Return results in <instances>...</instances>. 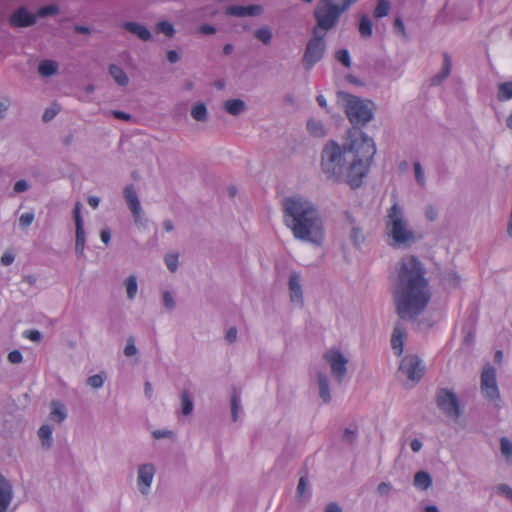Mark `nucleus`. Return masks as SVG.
I'll return each mask as SVG.
<instances>
[{"label":"nucleus","instance_id":"nucleus-58","mask_svg":"<svg viewBox=\"0 0 512 512\" xmlns=\"http://www.w3.org/2000/svg\"><path fill=\"white\" fill-rule=\"evenodd\" d=\"M15 260V255L12 252L6 251L1 257V264L3 266L11 265Z\"/></svg>","mask_w":512,"mask_h":512},{"label":"nucleus","instance_id":"nucleus-42","mask_svg":"<svg viewBox=\"0 0 512 512\" xmlns=\"http://www.w3.org/2000/svg\"><path fill=\"white\" fill-rule=\"evenodd\" d=\"M178 259L179 255L177 253H169L165 255L164 261L170 272L174 273L177 271L179 263Z\"/></svg>","mask_w":512,"mask_h":512},{"label":"nucleus","instance_id":"nucleus-2","mask_svg":"<svg viewBox=\"0 0 512 512\" xmlns=\"http://www.w3.org/2000/svg\"><path fill=\"white\" fill-rule=\"evenodd\" d=\"M425 274L426 269L416 256L402 259L393 292L396 313L400 319L416 321L427 308L431 292Z\"/></svg>","mask_w":512,"mask_h":512},{"label":"nucleus","instance_id":"nucleus-37","mask_svg":"<svg viewBox=\"0 0 512 512\" xmlns=\"http://www.w3.org/2000/svg\"><path fill=\"white\" fill-rule=\"evenodd\" d=\"M390 10V2L388 0H378V3L374 9V17L382 18L388 15Z\"/></svg>","mask_w":512,"mask_h":512},{"label":"nucleus","instance_id":"nucleus-22","mask_svg":"<svg viewBox=\"0 0 512 512\" xmlns=\"http://www.w3.org/2000/svg\"><path fill=\"white\" fill-rule=\"evenodd\" d=\"M110 76L119 86H126L129 83V78L125 71L116 64L109 65L108 68Z\"/></svg>","mask_w":512,"mask_h":512},{"label":"nucleus","instance_id":"nucleus-34","mask_svg":"<svg viewBox=\"0 0 512 512\" xmlns=\"http://www.w3.org/2000/svg\"><path fill=\"white\" fill-rule=\"evenodd\" d=\"M358 438V426L354 425L353 427L346 428L343 431L341 440L343 443L347 445H353Z\"/></svg>","mask_w":512,"mask_h":512},{"label":"nucleus","instance_id":"nucleus-46","mask_svg":"<svg viewBox=\"0 0 512 512\" xmlns=\"http://www.w3.org/2000/svg\"><path fill=\"white\" fill-rule=\"evenodd\" d=\"M87 384L94 389H99L104 384V376L102 374L92 375L88 377Z\"/></svg>","mask_w":512,"mask_h":512},{"label":"nucleus","instance_id":"nucleus-43","mask_svg":"<svg viewBox=\"0 0 512 512\" xmlns=\"http://www.w3.org/2000/svg\"><path fill=\"white\" fill-rule=\"evenodd\" d=\"M335 58L337 61H339L342 65L349 68L351 67V58L349 51L347 49H340L336 51Z\"/></svg>","mask_w":512,"mask_h":512},{"label":"nucleus","instance_id":"nucleus-19","mask_svg":"<svg viewBox=\"0 0 512 512\" xmlns=\"http://www.w3.org/2000/svg\"><path fill=\"white\" fill-rule=\"evenodd\" d=\"M317 384L319 390V397L322 401L327 404L332 400L331 392H330V382L326 373L318 372L317 373Z\"/></svg>","mask_w":512,"mask_h":512},{"label":"nucleus","instance_id":"nucleus-63","mask_svg":"<svg viewBox=\"0 0 512 512\" xmlns=\"http://www.w3.org/2000/svg\"><path fill=\"white\" fill-rule=\"evenodd\" d=\"M100 238L104 244H109L111 240V231L109 228H104L100 232Z\"/></svg>","mask_w":512,"mask_h":512},{"label":"nucleus","instance_id":"nucleus-20","mask_svg":"<svg viewBox=\"0 0 512 512\" xmlns=\"http://www.w3.org/2000/svg\"><path fill=\"white\" fill-rule=\"evenodd\" d=\"M124 199L132 214H137L141 204L133 184H129L124 188Z\"/></svg>","mask_w":512,"mask_h":512},{"label":"nucleus","instance_id":"nucleus-23","mask_svg":"<svg viewBox=\"0 0 512 512\" xmlns=\"http://www.w3.org/2000/svg\"><path fill=\"white\" fill-rule=\"evenodd\" d=\"M413 484L416 488L420 490H427L432 485V477L431 475L426 471H418L414 475Z\"/></svg>","mask_w":512,"mask_h":512},{"label":"nucleus","instance_id":"nucleus-28","mask_svg":"<svg viewBox=\"0 0 512 512\" xmlns=\"http://www.w3.org/2000/svg\"><path fill=\"white\" fill-rule=\"evenodd\" d=\"M311 496V493L308 489V475L305 473L299 479L297 488H296V497L298 499L308 500Z\"/></svg>","mask_w":512,"mask_h":512},{"label":"nucleus","instance_id":"nucleus-15","mask_svg":"<svg viewBox=\"0 0 512 512\" xmlns=\"http://www.w3.org/2000/svg\"><path fill=\"white\" fill-rule=\"evenodd\" d=\"M288 286L290 290L291 301L303 304V290L301 285V276L299 273L292 272L290 274Z\"/></svg>","mask_w":512,"mask_h":512},{"label":"nucleus","instance_id":"nucleus-8","mask_svg":"<svg viewBox=\"0 0 512 512\" xmlns=\"http://www.w3.org/2000/svg\"><path fill=\"white\" fill-rule=\"evenodd\" d=\"M481 391L485 398L490 401L500 399L496 380V369L490 364L485 365L481 373Z\"/></svg>","mask_w":512,"mask_h":512},{"label":"nucleus","instance_id":"nucleus-26","mask_svg":"<svg viewBox=\"0 0 512 512\" xmlns=\"http://www.w3.org/2000/svg\"><path fill=\"white\" fill-rule=\"evenodd\" d=\"M194 409L193 398L187 389H184L181 393V412L184 416L192 414Z\"/></svg>","mask_w":512,"mask_h":512},{"label":"nucleus","instance_id":"nucleus-3","mask_svg":"<svg viewBox=\"0 0 512 512\" xmlns=\"http://www.w3.org/2000/svg\"><path fill=\"white\" fill-rule=\"evenodd\" d=\"M282 210L284 223L294 238L317 247L322 245L325 238L323 221L310 200L300 195L285 197Z\"/></svg>","mask_w":512,"mask_h":512},{"label":"nucleus","instance_id":"nucleus-31","mask_svg":"<svg viewBox=\"0 0 512 512\" xmlns=\"http://www.w3.org/2000/svg\"><path fill=\"white\" fill-rule=\"evenodd\" d=\"M441 282L450 288H457L460 283V277L454 271H447L442 274Z\"/></svg>","mask_w":512,"mask_h":512},{"label":"nucleus","instance_id":"nucleus-38","mask_svg":"<svg viewBox=\"0 0 512 512\" xmlns=\"http://www.w3.org/2000/svg\"><path fill=\"white\" fill-rule=\"evenodd\" d=\"M231 418L233 422H236L238 420V412L240 410V395L238 392L234 391L231 400Z\"/></svg>","mask_w":512,"mask_h":512},{"label":"nucleus","instance_id":"nucleus-59","mask_svg":"<svg viewBox=\"0 0 512 512\" xmlns=\"http://www.w3.org/2000/svg\"><path fill=\"white\" fill-rule=\"evenodd\" d=\"M29 188V184L27 183L26 180H18L15 184H14V191L16 193H22V192H25L27 191Z\"/></svg>","mask_w":512,"mask_h":512},{"label":"nucleus","instance_id":"nucleus-30","mask_svg":"<svg viewBox=\"0 0 512 512\" xmlns=\"http://www.w3.org/2000/svg\"><path fill=\"white\" fill-rule=\"evenodd\" d=\"M372 21L367 15H362L359 21V33L363 38L372 36Z\"/></svg>","mask_w":512,"mask_h":512},{"label":"nucleus","instance_id":"nucleus-7","mask_svg":"<svg viewBox=\"0 0 512 512\" xmlns=\"http://www.w3.org/2000/svg\"><path fill=\"white\" fill-rule=\"evenodd\" d=\"M435 403L450 419L457 420L463 413L457 394L449 388L437 389Z\"/></svg>","mask_w":512,"mask_h":512},{"label":"nucleus","instance_id":"nucleus-29","mask_svg":"<svg viewBox=\"0 0 512 512\" xmlns=\"http://www.w3.org/2000/svg\"><path fill=\"white\" fill-rule=\"evenodd\" d=\"M67 417L66 409L63 404L60 402L53 401L52 402V410L50 412V418L53 421L61 423Z\"/></svg>","mask_w":512,"mask_h":512},{"label":"nucleus","instance_id":"nucleus-18","mask_svg":"<svg viewBox=\"0 0 512 512\" xmlns=\"http://www.w3.org/2000/svg\"><path fill=\"white\" fill-rule=\"evenodd\" d=\"M123 28L131 34L136 35L142 41H149L152 39V34L149 29L140 23L124 22Z\"/></svg>","mask_w":512,"mask_h":512},{"label":"nucleus","instance_id":"nucleus-4","mask_svg":"<svg viewBox=\"0 0 512 512\" xmlns=\"http://www.w3.org/2000/svg\"><path fill=\"white\" fill-rule=\"evenodd\" d=\"M338 97L345 101V113L352 124L347 131V137L352 139V147L360 145L369 156L376 154L374 140L365 134L361 129L366 126L373 118L376 106L373 101L361 99L345 91H338Z\"/></svg>","mask_w":512,"mask_h":512},{"label":"nucleus","instance_id":"nucleus-52","mask_svg":"<svg viewBox=\"0 0 512 512\" xmlns=\"http://www.w3.org/2000/svg\"><path fill=\"white\" fill-rule=\"evenodd\" d=\"M24 336L34 342H39L43 338V335L39 330H27L24 332Z\"/></svg>","mask_w":512,"mask_h":512},{"label":"nucleus","instance_id":"nucleus-35","mask_svg":"<svg viewBox=\"0 0 512 512\" xmlns=\"http://www.w3.org/2000/svg\"><path fill=\"white\" fill-rule=\"evenodd\" d=\"M191 116L193 119L199 122L207 120V108L204 103H197L191 110Z\"/></svg>","mask_w":512,"mask_h":512},{"label":"nucleus","instance_id":"nucleus-47","mask_svg":"<svg viewBox=\"0 0 512 512\" xmlns=\"http://www.w3.org/2000/svg\"><path fill=\"white\" fill-rule=\"evenodd\" d=\"M162 298H163V305L167 310L171 311L175 308L176 302L174 300V297L168 290L163 291Z\"/></svg>","mask_w":512,"mask_h":512},{"label":"nucleus","instance_id":"nucleus-54","mask_svg":"<svg viewBox=\"0 0 512 512\" xmlns=\"http://www.w3.org/2000/svg\"><path fill=\"white\" fill-rule=\"evenodd\" d=\"M425 217L431 222L435 221L438 217V210L434 206L428 205L425 209Z\"/></svg>","mask_w":512,"mask_h":512},{"label":"nucleus","instance_id":"nucleus-10","mask_svg":"<svg viewBox=\"0 0 512 512\" xmlns=\"http://www.w3.org/2000/svg\"><path fill=\"white\" fill-rule=\"evenodd\" d=\"M323 358L330 364L335 379L341 383L347 374L348 359L337 349L327 351Z\"/></svg>","mask_w":512,"mask_h":512},{"label":"nucleus","instance_id":"nucleus-16","mask_svg":"<svg viewBox=\"0 0 512 512\" xmlns=\"http://www.w3.org/2000/svg\"><path fill=\"white\" fill-rule=\"evenodd\" d=\"M263 8L261 5L238 6L232 5L227 7L226 14L235 17L257 16L261 14Z\"/></svg>","mask_w":512,"mask_h":512},{"label":"nucleus","instance_id":"nucleus-5","mask_svg":"<svg viewBox=\"0 0 512 512\" xmlns=\"http://www.w3.org/2000/svg\"><path fill=\"white\" fill-rule=\"evenodd\" d=\"M385 227L387 235L391 238L389 245L393 248H409L422 238L409 228L404 210L398 203H394L387 210Z\"/></svg>","mask_w":512,"mask_h":512},{"label":"nucleus","instance_id":"nucleus-40","mask_svg":"<svg viewBox=\"0 0 512 512\" xmlns=\"http://www.w3.org/2000/svg\"><path fill=\"white\" fill-rule=\"evenodd\" d=\"M58 12L59 6L57 4H50L39 8L35 14L37 17L45 18L48 16L56 15Z\"/></svg>","mask_w":512,"mask_h":512},{"label":"nucleus","instance_id":"nucleus-33","mask_svg":"<svg viewBox=\"0 0 512 512\" xmlns=\"http://www.w3.org/2000/svg\"><path fill=\"white\" fill-rule=\"evenodd\" d=\"M124 285L126 287L127 297L130 300H133L137 294L138 284L137 278L135 275H130L126 278Z\"/></svg>","mask_w":512,"mask_h":512},{"label":"nucleus","instance_id":"nucleus-17","mask_svg":"<svg viewBox=\"0 0 512 512\" xmlns=\"http://www.w3.org/2000/svg\"><path fill=\"white\" fill-rule=\"evenodd\" d=\"M406 336L405 329L402 327L400 323H397L394 326L392 337H391V346L394 350V353L397 356H400L404 350V338Z\"/></svg>","mask_w":512,"mask_h":512},{"label":"nucleus","instance_id":"nucleus-12","mask_svg":"<svg viewBox=\"0 0 512 512\" xmlns=\"http://www.w3.org/2000/svg\"><path fill=\"white\" fill-rule=\"evenodd\" d=\"M37 15L28 10L25 6L16 8L9 16L8 23L13 28H26L35 25Z\"/></svg>","mask_w":512,"mask_h":512},{"label":"nucleus","instance_id":"nucleus-60","mask_svg":"<svg viewBox=\"0 0 512 512\" xmlns=\"http://www.w3.org/2000/svg\"><path fill=\"white\" fill-rule=\"evenodd\" d=\"M112 115L114 118L119 120L130 121L132 119V116L130 114L120 110L112 111Z\"/></svg>","mask_w":512,"mask_h":512},{"label":"nucleus","instance_id":"nucleus-48","mask_svg":"<svg viewBox=\"0 0 512 512\" xmlns=\"http://www.w3.org/2000/svg\"><path fill=\"white\" fill-rule=\"evenodd\" d=\"M137 353V348L135 346V340L132 336H129L126 341V346L124 348V355L127 357L134 356Z\"/></svg>","mask_w":512,"mask_h":512},{"label":"nucleus","instance_id":"nucleus-51","mask_svg":"<svg viewBox=\"0 0 512 512\" xmlns=\"http://www.w3.org/2000/svg\"><path fill=\"white\" fill-rule=\"evenodd\" d=\"M33 220H34V213L27 212L20 216L19 224L21 227L26 228L32 224Z\"/></svg>","mask_w":512,"mask_h":512},{"label":"nucleus","instance_id":"nucleus-11","mask_svg":"<svg viewBox=\"0 0 512 512\" xmlns=\"http://www.w3.org/2000/svg\"><path fill=\"white\" fill-rule=\"evenodd\" d=\"M82 203L76 202L73 217L75 222V254L78 258L84 256V249L86 243V233L84 230V221L81 216Z\"/></svg>","mask_w":512,"mask_h":512},{"label":"nucleus","instance_id":"nucleus-14","mask_svg":"<svg viewBox=\"0 0 512 512\" xmlns=\"http://www.w3.org/2000/svg\"><path fill=\"white\" fill-rule=\"evenodd\" d=\"M13 499V487L0 473V512H7Z\"/></svg>","mask_w":512,"mask_h":512},{"label":"nucleus","instance_id":"nucleus-62","mask_svg":"<svg viewBox=\"0 0 512 512\" xmlns=\"http://www.w3.org/2000/svg\"><path fill=\"white\" fill-rule=\"evenodd\" d=\"M226 340L229 342V343H233L236 341L237 339V329L236 327H231L228 329L227 333H226V336H225Z\"/></svg>","mask_w":512,"mask_h":512},{"label":"nucleus","instance_id":"nucleus-64","mask_svg":"<svg viewBox=\"0 0 512 512\" xmlns=\"http://www.w3.org/2000/svg\"><path fill=\"white\" fill-rule=\"evenodd\" d=\"M324 512H342V508L335 502L329 503Z\"/></svg>","mask_w":512,"mask_h":512},{"label":"nucleus","instance_id":"nucleus-24","mask_svg":"<svg viewBox=\"0 0 512 512\" xmlns=\"http://www.w3.org/2000/svg\"><path fill=\"white\" fill-rule=\"evenodd\" d=\"M307 130L314 137H324L327 135V130L320 120L309 119L307 121Z\"/></svg>","mask_w":512,"mask_h":512},{"label":"nucleus","instance_id":"nucleus-50","mask_svg":"<svg viewBox=\"0 0 512 512\" xmlns=\"http://www.w3.org/2000/svg\"><path fill=\"white\" fill-rule=\"evenodd\" d=\"M451 67H452L451 57L448 53H444L443 54V63H442V68H441V71L443 72L444 76L450 75Z\"/></svg>","mask_w":512,"mask_h":512},{"label":"nucleus","instance_id":"nucleus-36","mask_svg":"<svg viewBox=\"0 0 512 512\" xmlns=\"http://www.w3.org/2000/svg\"><path fill=\"white\" fill-rule=\"evenodd\" d=\"M512 99V82H504L498 86V100L506 101Z\"/></svg>","mask_w":512,"mask_h":512},{"label":"nucleus","instance_id":"nucleus-9","mask_svg":"<svg viewBox=\"0 0 512 512\" xmlns=\"http://www.w3.org/2000/svg\"><path fill=\"white\" fill-rule=\"evenodd\" d=\"M399 372L405 374L410 381L417 383L423 377L425 367L417 355H407L400 362Z\"/></svg>","mask_w":512,"mask_h":512},{"label":"nucleus","instance_id":"nucleus-61","mask_svg":"<svg viewBox=\"0 0 512 512\" xmlns=\"http://www.w3.org/2000/svg\"><path fill=\"white\" fill-rule=\"evenodd\" d=\"M199 31L205 35H212L216 33V28L210 24H203L199 27Z\"/></svg>","mask_w":512,"mask_h":512},{"label":"nucleus","instance_id":"nucleus-32","mask_svg":"<svg viewBox=\"0 0 512 512\" xmlns=\"http://www.w3.org/2000/svg\"><path fill=\"white\" fill-rule=\"evenodd\" d=\"M254 37L264 45H269L271 43L273 34L268 26H264L255 30Z\"/></svg>","mask_w":512,"mask_h":512},{"label":"nucleus","instance_id":"nucleus-41","mask_svg":"<svg viewBox=\"0 0 512 512\" xmlns=\"http://www.w3.org/2000/svg\"><path fill=\"white\" fill-rule=\"evenodd\" d=\"M350 240L352 241L353 245L357 248H359L360 245L364 243L365 236L359 227H352L350 232Z\"/></svg>","mask_w":512,"mask_h":512},{"label":"nucleus","instance_id":"nucleus-57","mask_svg":"<svg viewBox=\"0 0 512 512\" xmlns=\"http://www.w3.org/2000/svg\"><path fill=\"white\" fill-rule=\"evenodd\" d=\"M152 435L155 439L171 438L174 433L170 430H154Z\"/></svg>","mask_w":512,"mask_h":512},{"label":"nucleus","instance_id":"nucleus-53","mask_svg":"<svg viewBox=\"0 0 512 512\" xmlns=\"http://www.w3.org/2000/svg\"><path fill=\"white\" fill-rule=\"evenodd\" d=\"M8 361L12 364H19L23 360V355L19 350H13L8 354Z\"/></svg>","mask_w":512,"mask_h":512},{"label":"nucleus","instance_id":"nucleus-45","mask_svg":"<svg viewBox=\"0 0 512 512\" xmlns=\"http://www.w3.org/2000/svg\"><path fill=\"white\" fill-rule=\"evenodd\" d=\"M414 174H415V180L418 183L419 186L424 187L425 186V175L423 168L420 164V162L414 163Z\"/></svg>","mask_w":512,"mask_h":512},{"label":"nucleus","instance_id":"nucleus-6","mask_svg":"<svg viewBox=\"0 0 512 512\" xmlns=\"http://www.w3.org/2000/svg\"><path fill=\"white\" fill-rule=\"evenodd\" d=\"M325 34L317 29H312V37L308 40L301 62L306 71H310L315 64L320 62L326 52Z\"/></svg>","mask_w":512,"mask_h":512},{"label":"nucleus","instance_id":"nucleus-27","mask_svg":"<svg viewBox=\"0 0 512 512\" xmlns=\"http://www.w3.org/2000/svg\"><path fill=\"white\" fill-rule=\"evenodd\" d=\"M58 71V64L52 60H43L38 66V72L43 77H50Z\"/></svg>","mask_w":512,"mask_h":512},{"label":"nucleus","instance_id":"nucleus-25","mask_svg":"<svg viewBox=\"0 0 512 512\" xmlns=\"http://www.w3.org/2000/svg\"><path fill=\"white\" fill-rule=\"evenodd\" d=\"M52 432H53V429L48 424L42 425L38 430V436L41 440V444H42L43 448H45V449H50L52 447V444H53Z\"/></svg>","mask_w":512,"mask_h":512},{"label":"nucleus","instance_id":"nucleus-55","mask_svg":"<svg viewBox=\"0 0 512 512\" xmlns=\"http://www.w3.org/2000/svg\"><path fill=\"white\" fill-rule=\"evenodd\" d=\"M391 489H392V486L388 482H381L377 486V492L381 496H388Z\"/></svg>","mask_w":512,"mask_h":512},{"label":"nucleus","instance_id":"nucleus-21","mask_svg":"<svg viewBox=\"0 0 512 512\" xmlns=\"http://www.w3.org/2000/svg\"><path fill=\"white\" fill-rule=\"evenodd\" d=\"M223 109L232 116H238L246 111L247 106L241 99H229L223 103Z\"/></svg>","mask_w":512,"mask_h":512},{"label":"nucleus","instance_id":"nucleus-49","mask_svg":"<svg viewBox=\"0 0 512 512\" xmlns=\"http://www.w3.org/2000/svg\"><path fill=\"white\" fill-rule=\"evenodd\" d=\"M495 490L498 494L504 495L505 497L512 501V488L508 484H498L495 487Z\"/></svg>","mask_w":512,"mask_h":512},{"label":"nucleus","instance_id":"nucleus-39","mask_svg":"<svg viewBox=\"0 0 512 512\" xmlns=\"http://www.w3.org/2000/svg\"><path fill=\"white\" fill-rule=\"evenodd\" d=\"M500 451L507 461L512 460V441L507 437L500 438Z\"/></svg>","mask_w":512,"mask_h":512},{"label":"nucleus","instance_id":"nucleus-44","mask_svg":"<svg viewBox=\"0 0 512 512\" xmlns=\"http://www.w3.org/2000/svg\"><path fill=\"white\" fill-rule=\"evenodd\" d=\"M156 29L158 32L165 34L168 37H172L175 34L173 25L168 21H161L157 24Z\"/></svg>","mask_w":512,"mask_h":512},{"label":"nucleus","instance_id":"nucleus-56","mask_svg":"<svg viewBox=\"0 0 512 512\" xmlns=\"http://www.w3.org/2000/svg\"><path fill=\"white\" fill-rule=\"evenodd\" d=\"M58 114V109H55V108H47L45 109L43 115H42V120L43 122H49L51 121L56 115Z\"/></svg>","mask_w":512,"mask_h":512},{"label":"nucleus","instance_id":"nucleus-13","mask_svg":"<svg viewBox=\"0 0 512 512\" xmlns=\"http://www.w3.org/2000/svg\"><path fill=\"white\" fill-rule=\"evenodd\" d=\"M155 471V466L151 463L139 465L137 471V485L142 495L149 493Z\"/></svg>","mask_w":512,"mask_h":512},{"label":"nucleus","instance_id":"nucleus-1","mask_svg":"<svg viewBox=\"0 0 512 512\" xmlns=\"http://www.w3.org/2000/svg\"><path fill=\"white\" fill-rule=\"evenodd\" d=\"M352 144L348 137L343 145L335 140L327 141L321 151L320 168L327 180L346 182L356 189L362 185L374 155L369 156L360 145L352 147Z\"/></svg>","mask_w":512,"mask_h":512}]
</instances>
